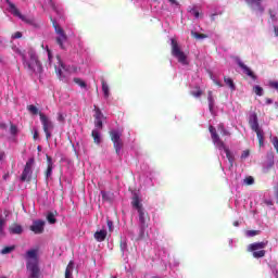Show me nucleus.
Listing matches in <instances>:
<instances>
[{"instance_id": "1", "label": "nucleus", "mask_w": 278, "mask_h": 278, "mask_svg": "<svg viewBox=\"0 0 278 278\" xmlns=\"http://www.w3.org/2000/svg\"><path fill=\"white\" fill-rule=\"evenodd\" d=\"M16 53L21 55L24 68H27L29 73H36V71L37 73H42V63H40V60H38V54H36V51L34 49L28 50L30 61H27V56H25V51L17 49Z\"/></svg>"}, {"instance_id": "20", "label": "nucleus", "mask_w": 278, "mask_h": 278, "mask_svg": "<svg viewBox=\"0 0 278 278\" xmlns=\"http://www.w3.org/2000/svg\"><path fill=\"white\" fill-rule=\"evenodd\" d=\"M50 21L52 23V26L54 27L55 34H58L59 36L66 34V33H64V28L61 27L60 24H58V22L55 20H53L52 16H50Z\"/></svg>"}, {"instance_id": "3", "label": "nucleus", "mask_w": 278, "mask_h": 278, "mask_svg": "<svg viewBox=\"0 0 278 278\" xmlns=\"http://www.w3.org/2000/svg\"><path fill=\"white\" fill-rule=\"evenodd\" d=\"M265 247H268V241L253 242L247 247L248 253H252L255 260L266 257Z\"/></svg>"}, {"instance_id": "38", "label": "nucleus", "mask_w": 278, "mask_h": 278, "mask_svg": "<svg viewBox=\"0 0 278 278\" xmlns=\"http://www.w3.org/2000/svg\"><path fill=\"white\" fill-rule=\"evenodd\" d=\"M74 84H77L80 88H87L86 81H84L81 78H74Z\"/></svg>"}, {"instance_id": "25", "label": "nucleus", "mask_w": 278, "mask_h": 278, "mask_svg": "<svg viewBox=\"0 0 278 278\" xmlns=\"http://www.w3.org/2000/svg\"><path fill=\"white\" fill-rule=\"evenodd\" d=\"M7 224L8 219L2 214H0V237L5 236V231L3 230V228Z\"/></svg>"}, {"instance_id": "10", "label": "nucleus", "mask_w": 278, "mask_h": 278, "mask_svg": "<svg viewBox=\"0 0 278 278\" xmlns=\"http://www.w3.org/2000/svg\"><path fill=\"white\" fill-rule=\"evenodd\" d=\"M30 231L40 235L45 232V220L37 219L33 222V225L30 226Z\"/></svg>"}, {"instance_id": "31", "label": "nucleus", "mask_w": 278, "mask_h": 278, "mask_svg": "<svg viewBox=\"0 0 278 278\" xmlns=\"http://www.w3.org/2000/svg\"><path fill=\"white\" fill-rule=\"evenodd\" d=\"M15 250H16V245L4 247L1 250V255H8V254L12 253V251H15Z\"/></svg>"}, {"instance_id": "54", "label": "nucleus", "mask_w": 278, "mask_h": 278, "mask_svg": "<svg viewBox=\"0 0 278 278\" xmlns=\"http://www.w3.org/2000/svg\"><path fill=\"white\" fill-rule=\"evenodd\" d=\"M264 203L265 205L270 206L273 205V200H265Z\"/></svg>"}, {"instance_id": "36", "label": "nucleus", "mask_w": 278, "mask_h": 278, "mask_svg": "<svg viewBox=\"0 0 278 278\" xmlns=\"http://www.w3.org/2000/svg\"><path fill=\"white\" fill-rule=\"evenodd\" d=\"M48 1L53 12H55L56 14H62V11L60 10V8L55 5V2H53V0H48Z\"/></svg>"}, {"instance_id": "15", "label": "nucleus", "mask_w": 278, "mask_h": 278, "mask_svg": "<svg viewBox=\"0 0 278 278\" xmlns=\"http://www.w3.org/2000/svg\"><path fill=\"white\" fill-rule=\"evenodd\" d=\"M249 125L252 131H256L257 129H260V122L257 121V114L253 113L250 115Z\"/></svg>"}, {"instance_id": "19", "label": "nucleus", "mask_w": 278, "mask_h": 278, "mask_svg": "<svg viewBox=\"0 0 278 278\" xmlns=\"http://www.w3.org/2000/svg\"><path fill=\"white\" fill-rule=\"evenodd\" d=\"M207 101H208V110L211 114H214V105L216 101L214 100V93L212 91H207Z\"/></svg>"}, {"instance_id": "17", "label": "nucleus", "mask_w": 278, "mask_h": 278, "mask_svg": "<svg viewBox=\"0 0 278 278\" xmlns=\"http://www.w3.org/2000/svg\"><path fill=\"white\" fill-rule=\"evenodd\" d=\"M9 231L13 236H21V233H23V226H21L20 224H12L9 227Z\"/></svg>"}, {"instance_id": "26", "label": "nucleus", "mask_w": 278, "mask_h": 278, "mask_svg": "<svg viewBox=\"0 0 278 278\" xmlns=\"http://www.w3.org/2000/svg\"><path fill=\"white\" fill-rule=\"evenodd\" d=\"M73 268H74V263L73 261H70L65 269V278H73Z\"/></svg>"}, {"instance_id": "56", "label": "nucleus", "mask_w": 278, "mask_h": 278, "mask_svg": "<svg viewBox=\"0 0 278 278\" xmlns=\"http://www.w3.org/2000/svg\"><path fill=\"white\" fill-rule=\"evenodd\" d=\"M3 157H5V152L0 151V162H1V160H3Z\"/></svg>"}, {"instance_id": "29", "label": "nucleus", "mask_w": 278, "mask_h": 278, "mask_svg": "<svg viewBox=\"0 0 278 278\" xmlns=\"http://www.w3.org/2000/svg\"><path fill=\"white\" fill-rule=\"evenodd\" d=\"M94 112H96L93 115L94 121H103V113L101 112V109L94 105Z\"/></svg>"}, {"instance_id": "55", "label": "nucleus", "mask_w": 278, "mask_h": 278, "mask_svg": "<svg viewBox=\"0 0 278 278\" xmlns=\"http://www.w3.org/2000/svg\"><path fill=\"white\" fill-rule=\"evenodd\" d=\"M269 15L273 21H277V17L275 16V14H273L271 10H269Z\"/></svg>"}, {"instance_id": "32", "label": "nucleus", "mask_w": 278, "mask_h": 278, "mask_svg": "<svg viewBox=\"0 0 278 278\" xmlns=\"http://www.w3.org/2000/svg\"><path fill=\"white\" fill-rule=\"evenodd\" d=\"M225 85L230 88V90H236V84H233V79L224 77Z\"/></svg>"}, {"instance_id": "35", "label": "nucleus", "mask_w": 278, "mask_h": 278, "mask_svg": "<svg viewBox=\"0 0 278 278\" xmlns=\"http://www.w3.org/2000/svg\"><path fill=\"white\" fill-rule=\"evenodd\" d=\"M47 220L50 223V225H55V223H58V219H55V214L53 213H48Z\"/></svg>"}, {"instance_id": "61", "label": "nucleus", "mask_w": 278, "mask_h": 278, "mask_svg": "<svg viewBox=\"0 0 278 278\" xmlns=\"http://www.w3.org/2000/svg\"><path fill=\"white\" fill-rule=\"evenodd\" d=\"M215 18H216V14H212V15H211V20H212V21H215Z\"/></svg>"}, {"instance_id": "43", "label": "nucleus", "mask_w": 278, "mask_h": 278, "mask_svg": "<svg viewBox=\"0 0 278 278\" xmlns=\"http://www.w3.org/2000/svg\"><path fill=\"white\" fill-rule=\"evenodd\" d=\"M94 127L97 129H103V119H94Z\"/></svg>"}, {"instance_id": "49", "label": "nucleus", "mask_w": 278, "mask_h": 278, "mask_svg": "<svg viewBox=\"0 0 278 278\" xmlns=\"http://www.w3.org/2000/svg\"><path fill=\"white\" fill-rule=\"evenodd\" d=\"M219 129H222V136H229V131H227V129H225V126L220 125Z\"/></svg>"}, {"instance_id": "41", "label": "nucleus", "mask_w": 278, "mask_h": 278, "mask_svg": "<svg viewBox=\"0 0 278 278\" xmlns=\"http://www.w3.org/2000/svg\"><path fill=\"white\" fill-rule=\"evenodd\" d=\"M10 134L11 136H16V134H18V128L16 127V125L11 124Z\"/></svg>"}, {"instance_id": "57", "label": "nucleus", "mask_w": 278, "mask_h": 278, "mask_svg": "<svg viewBox=\"0 0 278 278\" xmlns=\"http://www.w3.org/2000/svg\"><path fill=\"white\" fill-rule=\"evenodd\" d=\"M214 84H215V86H218L219 88H223V84H220V81L215 80Z\"/></svg>"}, {"instance_id": "27", "label": "nucleus", "mask_w": 278, "mask_h": 278, "mask_svg": "<svg viewBox=\"0 0 278 278\" xmlns=\"http://www.w3.org/2000/svg\"><path fill=\"white\" fill-rule=\"evenodd\" d=\"M254 131H255V134L257 136L258 146L260 147H264V130L258 128L257 130H254Z\"/></svg>"}, {"instance_id": "62", "label": "nucleus", "mask_w": 278, "mask_h": 278, "mask_svg": "<svg viewBox=\"0 0 278 278\" xmlns=\"http://www.w3.org/2000/svg\"><path fill=\"white\" fill-rule=\"evenodd\" d=\"M275 34H276V36H278V29H277V27H275Z\"/></svg>"}, {"instance_id": "13", "label": "nucleus", "mask_w": 278, "mask_h": 278, "mask_svg": "<svg viewBox=\"0 0 278 278\" xmlns=\"http://www.w3.org/2000/svg\"><path fill=\"white\" fill-rule=\"evenodd\" d=\"M46 160H47V169L45 172V177L46 179H49V177L53 175V159L49 154H47Z\"/></svg>"}, {"instance_id": "60", "label": "nucleus", "mask_w": 278, "mask_h": 278, "mask_svg": "<svg viewBox=\"0 0 278 278\" xmlns=\"http://www.w3.org/2000/svg\"><path fill=\"white\" fill-rule=\"evenodd\" d=\"M8 177H10V174H4V175H3V179H4V180H7Z\"/></svg>"}, {"instance_id": "44", "label": "nucleus", "mask_w": 278, "mask_h": 278, "mask_svg": "<svg viewBox=\"0 0 278 278\" xmlns=\"http://www.w3.org/2000/svg\"><path fill=\"white\" fill-rule=\"evenodd\" d=\"M189 12H190V14H192L195 18H199L200 13H199V11L197 10V8H191V9H189Z\"/></svg>"}, {"instance_id": "53", "label": "nucleus", "mask_w": 278, "mask_h": 278, "mask_svg": "<svg viewBox=\"0 0 278 278\" xmlns=\"http://www.w3.org/2000/svg\"><path fill=\"white\" fill-rule=\"evenodd\" d=\"M170 5H179V2L177 0H168Z\"/></svg>"}, {"instance_id": "39", "label": "nucleus", "mask_w": 278, "mask_h": 278, "mask_svg": "<svg viewBox=\"0 0 278 278\" xmlns=\"http://www.w3.org/2000/svg\"><path fill=\"white\" fill-rule=\"evenodd\" d=\"M245 236H247L248 238H253V237H255V236H260V230H248V231L245 232Z\"/></svg>"}, {"instance_id": "45", "label": "nucleus", "mask_w": 278, "mask_h": 278, "mask_svg": "<svg viewBox=\"0 0 278 278\" xmlns=\"http://www.w3.org/2000/svg\"><path fill=\"white\" fill-rule=\"evenodd\" d=\"M106 225L109 227V231H114V222L108 219Z\"/></svg>"}, {"instance_id": "23", "label": "nucleus", "mask_w": 278, "mask_h": 278, "mask_svg": "<svg viewBox=\"0 0 278 278\" xmlns=\"http://www.w3.org/2000/svg\"><path fill=\"white\" fill-rule=\"evenodd\" d=\"M131 205H132V207H135V210H137V212H140V210H144L142 207V204L140 203V198H138V195H135L132 198Z\"/></svg>"}, {"instance_id": "48", "label": "nucleus", "mask_w": 278, "mask_h": 278, "mask_svg": "<svg viewBox=\"0 0 278 278\" xmlns=\"http://www.w3.org/2000/svg\"><path fill=\"white\" fill-rule=\"evenodd\" d=\"M103 201H110V194L105 191L101 192Z\"/></svg>"}, {"instance_id": "42", "label": "nucleus", "mask_w": 278, "mask_h": 278, "mask_svg": "<svg viewBox=\"0 0 278 278\" xmlns=\"http://www.w3.org/2000/svg\"><path fill=\"white\" fill-rule=\"evenodd\" d=\"M244 184L247 186H253V184H255V179L252 176H249L244 179Z\"/></svg>"}, {"instance_id": "24", "label": "nucleus", "mask_w": 278, "mask_h": 278, "mask_svg": "<svg viewBox=\"0 0 278 278\" xmlns=\"http://www.w3.org/2000/svg\"><path fill=\"white\" fill-rule=\"evenodd\" d=\"M91 136L93 138L94 144H101V132H99V130L93 129L91 131Z\"/></svg>"}, {"instance_id": "8", "label": "nucleus", "mask_w": 278, "mask_h": 278, "mask_svg": "<svg viewBox=\"0 0 278 278\" xmlns=\"http://www.w3.org/2000/svg\"><path fill=\"white\" fill-rule=\"evenodd\" d=\"M111 140L115 149L116 155H121V150L123 149V139H121V132L117 130L110 131Z\"/></svg>"}, {"instance_id": "30", "label": "nucleus", "mask_w": 278, "mask_h": 278, "mask_svg": "<svg viewBox=\"0 0 278 278\" xmlns=\"http://www.w3.org/2000/svg\"><path fill=\"white\" fill-rule=\"evenodd\" d=\"M27 110L33 116H40L41 112L34 104L27 105Z\"/></svg>"}, {"instance_id": "28", "label": "nucleus", "mask_w": 278, "mask_h": 278, "mask_svg": "<svg viewBox=\"0 0 278 278\" xmlns=\"http://www.w3.org/2000/svg\"><path fill=\"white\" fill-rule=\"evenodd\" d=\"M101 84H102V91L103 94L105 97V99H108V97H110V86H108V83H105V79H101Z\"/></svg>"}, {"instance_id": "64", "label": "nucleus", "mask_w": 278, "mask_h": 278, "mask_svg": "<svg viewBox=\"0 0 278 278\" xmlns=\"http://www.w3.org/2000/svg\"><path fill=\"white\" fill-rule=\"evenodd\" d=\"M1 278H8V277L3 276V277H1Z\"/></svg>"}, {"instance_id": "7", "label": "nucleus", "mask_w": 278, "mask_h": 278, "mask_svg": "<svg viewBox=\"0 0 278 278\" xmlns=\"http://www.w3.org/2000/svg\"><path fill=\"white\" fill-rule=\"evenodd\" d=\"M138 214H139V225H140L139 238H144V229L149 227V220H151V217H149V213H147L144 208L139 210Z\"/></svg>"}, {"instance_id": "47", "label": "nucleus", "mask_w": 278, "mask_h": 278, "mask_svg": "<svg viewBox=\"0 0 278 278\" xmlns=\"http://www.w3.org/2000/svg\"><path fill=\"white\" fill-rule=\"evenodd\" d=\"M249 155H251V152L249 150L243 151L241 154V160H247Z\"/></svg>"}, {"instance_id": "52", "label": "nucleus", "mask_w": 278, "mask_h": 278, "mask_svg": "<svg viewBox=\"0 0 278 278\" xmlns=\"http://www.w3.org/2000/svg\"><path fill=\"white\" fill-rule=\"evenodd\" d=\"M38 136H39L38 130H35V131H34V135H33V139H34V140H38Z\"/></svg>"}, {"instance_id": "6", "label": "nucleus", "mask_w": 278, "mask_h": 278, "mask_svg": "<svg viewBox=\"0 0 278 278\" xmlns=\"http://www.w3.org/2000/svg\"><path fill=\"white\" fill-rule=\"evenodd\" d=\"M39 118L42 125L43 132L46 134V140H51V130L54 129L53 122L49 119L45 113H39Z\"/></svg>"}, {"instance_id": "5", "label": "nucleus", "mask_w": 278, "mask_h": 278, "mask_svg": "<svg viewBox=\"0 0 278 278\" xmlns=\"http://www.w3.org/2000/svg\"><path fill=\"white\" fill-rule=\"evenodd\" d=\"M36 164V159L30 157L28 159V161L26 162L24 169L22 172L21 175V181L25 182L27 181L29 184V181H31V175H34V165Z\"/></svg>"}, {"instance_id": "11", "label": "nucleus", "mask_w": 278, "mask_h": 278, "mask_svg": "<svg viewBox=\"0 0 278 278\" xmlns=\"http://www.w3.org/2000/svg\"><path fill=\"white\" fill-rule=\"evenodd\" d=\"M208 131L211 134V138L216 147H224V141L220 140L218 132H216V128L214 126L208 127Z\"/></svg>"}, {"instance_id": "51", "label": "nucleus", "mask_w": 278, "mask_h": 278, "mask_svg": "<svg viewBox=\"0 0 278 278\" xmlns=\"http://www.w3.org/2000/svg\"><path fill=\"white\" fill-rule=\"evenodd\" d=\"M58 121L59 123H64V115L62 113L58 114Z\"/></svg>"}, {"instance_id": "34", "label": "nucleus", "mask_w": 278, "mask_h": 278, "mask_svg": "<svg viewBox=\"0 0 278 278\" xmlns=\"http://www.w3.org/2000/svg\"><path fill=\"white\" fill-rule=\"evenodd\" d=\"M253 92L257 96V97H263L264 96V88L260 87L258 85L253 87Z\"/></svg>"}, {"instance_id": "33", "label": "nucleus", "mask_w": 278, "mask_h": 278, "mask_svg": "<svg viewBox=\"0 0 278 278\" xmlns=\"http://www.w3.org/2000/svg\"><path fill=\"white\" fill-rule=\"evenodd\" d=\"M191 36H192V38H195V40H203V39L207 38V35L197 33L194 30L191 31Z\"/></svg>"}, {"instance_id": "16", "label": "nucleus", "mask_w": 278, "mask_h": 278, "mask_svg": "<svg viewBox=\"0 0 278 278\" xmlns=\"http://www.w3.org/2000/svg\"><path fill=\"white\" fill-rule=\"evenodd\" d=\"M217 149H219V151H224L226 153V157H227L230 166H233V162H235L236 157H233L231 150H229V148H227L225 146V143H224V147H217Z\"/></svg>"}, {"instance_id": "59", "label": "nucleus", "mask_w": 278, "mask_h": 278, "mask_svg": "<svg viewBox=\"0 0 278 278\" xmlns=\"http://www.w3.org/2000/svg\"><path fill=\"white\" fill-rule=\"evenodd\" d=\"M0 129H8V125H5V124H0Z\"/></svg>"}, {"instance_id": "2", "label": "nucleus", "mask_w": 278, "mask_h": 278, "mask_svg": "<svg viewBox=\"0 0 278 278\" xmlns=\"http://www.w3.org/2000/svg\"><path fill=\"white\" fill-rule=\"evenodd\" d=\"M26 270L28 278H40V261L38 260V250H28L25 254Z\"/></svg>"}, {"instance_id": "40", "label": "nucleus", "mask_w": 278, "mask_h": 278, "mask_svg": "<svg viewBox=\"0 0 278 278\" xmlns=\"http://www.w3.org/2000/svg\"><path fill=\"white\" fill-rule=\"evenodd\" d=\"M119 249L122 251V254L125 255V251H127V241L121 240L119 242Z\"/></svg>"}, {"instance_id": "4", "label": "nucleus", "mask_w": 278, "mask_h": 278, "mask_svg": "<svg viewBox=\"0 0 278 278\" xmlns=\"http://www.w3.org/2000/svg\"><path fill=\"white\" fill-rule=\"evenodd\" d=\"M172 45V55L173 58H176L178 60L179 64H182L184 66H188V55L181 50V47L179 46V42H177V39L172 38L170 39Z\"/></svg>"}, {"instance_id": "18", "label": "nucleus", "mask_w": 278, "mask_h": 278, "mask_svg": "<svg viewBox=\"0 0 278 278\" xmlns=\"http://www.w3.org/2000/svg\"><path fill=\"white\" fill-rule=\"evenodd\" d=\"M93 237L97 242H105V239L108 238V230H98L94 232Z\"/></svg>"}, {"instance_id": "50", "label": "nucleus", "mask_w": 278, "mask_h": 278, "mask_svg": "<svg viewBox=\"0 0 278 278\" xmlns=\"http://www.w3.org/2000/svg\"><path fill=\"white\" fill-rule=\"evenodd\" d=\"M270 88H274V90L278 91V81H271L269 83Z\"/></svg>"}, {"instance_id": "21", "label": "nucleus", "mask_w": 278, "mask_h": 278, "mask_svg": "<svg viewBox=\"0 0 278 278\" xmlns=\"http://www.w3.org/2000/svg\"><path fill=\"white\" fill-rule=\"evenodd\" d=\"M245 3L253 8V5H256L257 10L260 12H264V7H262V0H245Z\"/></svg>"}, {"instance_id": "46", "label": "nucleus", "mask_w": 278, "mask_h": 278, "mask_svg": "<svg viewBox=\"0 0 278 278\" xmlns=\"http://www.w3.org/2000/svg\"><path fill=\"white\" fill-rule=\"evenodd\" d=\"M13 40H16L18 38H23V33L16 31L12 35Z\"/></svg>"}, {"instance_id": "37", "label": "nucleus", "mask_w": 278, "mask_h": 278, "mask_svg": "<svg viewBox=\"0 0 278 278\" xmlns=\"http://www.w3.org/2000/svg\"><path fill=\"white\" fill-rule=\"evenodd\" d=\"M203 94V90H201V87H195V91H191V96L195 97V99H199Z\"/></svg>"}, {"instance_id": "9", "label": "nucleus", "mask_w": 278, "mask_h": 278, "mask_svg": "<svg viewBox=\"0 0 278 278\" xmlns=\"http://www.w3.org/2000/svg\"><path fill=\"white\" fill-rule=\"evenodd\" d=\"M8 5L13 16H17V18H21V21H23L24 23H31V20H28L25 15L21 14V11L18 10V8H16L15 3H12L10 0H8Z\"/></svg>"}, {"instance_id": "63", "label": "nucleus", "mask_w": 278, "mask_h": 278, "mask_svg": "<svg viewBox=\"0 0 278 278\" xmlns=\"http://www.w3.org/2000/svg\"><path fill=\"white\" fill-rule=\"evenodd\" d=\"M267 103H268V104L273 103V100L267 99Z\"/></svg>"}, {"instance_id": "14", "label": "nucleus", "mask_w": 278, "mask_h": 278, "mask_svg": "<svg viewBox=\"0 0 278 278\" xmlns=\"http://www.w3.org/2000/svg\"><path fill=\"white\" fill-rule=\"evenodd\" d=\"M56 60H58V64L59 65H55L54 68H55V73L59 77V79L61 81H64V74L62 71H64V63H62V59L60 58V55L56 56Z\"/></svg>"}, {"instance_id": "12", "label": "nucleus", "mask_w": 278, "mask_h": 278, "mask_svg": "<svg viewBox=\"0 0 278 278\" xmlns=\"http://www.w3.org/2000/svg\"><path fill=\"white\" fill-rule=\"evenodd\" d=\"M237 64L240 68H242L244 75H248V77H251L253 81L257 80V76L255 73H253L249 66H247L243 62H241L240 59H237Z\"/></svg>"}, {"instance_id": "58", "label": "nucleus", "mask_w": 278, "mask_h": 278, "mask_svg": "<svg viewBox=\"0 0 278 278\" xmlns=\"http://www.w3.org/2000/svg\"><path fill=\"white\" fill-rule=\"evenodd\" d=\"M52 58L53 56L51 55V51L48 50V60H49V62H51Z\"/></svg>"}, {"instance_id": "22", "label": "nucleus", "mask_w": 278, "mask_h": 278, "mask_svg": "<svg viewBox=\"0 0 278 278\" xmlns=\"http://www.w3.org/2000/svg\"><path fill=\"white\" fill-rule=\"evenodd\" d=\"M66 40H68V37L66 36V33L63 34V35H59V36L56 37V45H59V47H60L61 49H65V48H64V42H66Z\"/></svg>"}]
</instances>
